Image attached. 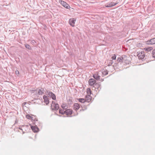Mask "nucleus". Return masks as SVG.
I'll return each mask as SVG.
<instances>
[{
    "label": "nucleus",
    "instance_id": "1",
    "mask_svg": "<svg viewBox=\"0 0 155 155\" xmlns=\"http://www.w3.org/2000/svg\"><path fill=\"white\" fill-rule=\"evenodd\" d=\"M45 94L51 98L53 100H55L56 99L55 95L52 92H50L49 91H47L45 92Z\"/></svg>",
    "mask_w": 155,
    "mask_h": 155
},
{
    "label": "nucleus",
    "instance_id": "2",
    "mask_svg": "<svg viewBox=\"0 0 155 155\" xmlns=\"http://www.w3.org/2000/svg\"><path fill=\"white\" fill-rule=\"evenodd\" d=\"M59 2L63 6L67 9H69L70 8V7L69 5L66 2L61 0H59Z\"/></svg>",
    "mask_w": 155,
    "mask_h": 155
},
{
    "label": "nucleus",
    "instance_id": "3",
    "mask_svg": "<svg viewBox=\"0 0 155 155\" xmlns=\"http://www.w3.org/2000/svg\"><path fill=\"white\" fill-rule=\"evenodd\" d=\"M52 104L53 105H51V106H53L54 107L52 108V110H57L59 108V106L58 104L56 103L55 102L52 101Z\"/></svg>",
    "mask_w": 155,
    "mask_h": 155
},
{
    "label": "nucleus",
    "instance_id": "4",
    "mask_svg": "<svg viewBox=\"0 0 155 155\" xmlns=\"http://www.w3.org/2000/svg\"><path fill=\"white\" fill-rule=\"evenodd\" d=\"M118 3V2L114 3L111 2L110 3H108L106 4L105 7H111L116 5Z\"/></svg>",
    "mask_w": 155,
    "mask_h": 155
},
{
    "label": "nucleus",
    "instance_id": "5",
    "mask_svg": "<svg viewBox=\"0 0 155 155\" xmlns=\"http://www.w3.org/2000/svg\"><path fill=\"white\" fill-rule=\"evenodd\" d=\"M101 84H95V85L92 87V89L94 90L97 91L98 90V91H100V90H99V88H100V89H101Z\"/></svg>",
    "mask_w": 155,
    "mask_h": 155
},
{
    "label": "nucleus",
    "instance_id": "6",
    "mask_svg": "<svg viewBox=\"0 0 155 155\" xmlns=\"http://www.w3.org/2000/svg\"><path fill=\"white\" fill-rule=\"evenodd\" d=\"M137 56L140 59H143L145 57L144 52L141 51L140 52L138 53Z\"/></svg>",
    "mask_w": 155,
    "mask_h": 155
},
{
    "label": "nucleus",
    "instance_id": "7",
    "mask_svg": "<svg viewBox=\"0 0 155 155\" xmlns=\"http://www.w3.org/2000/svg\"><path fill=\"white\" fill-rule=\"evenodd\" d=\"M146 44L148 45H153L155 44V38L150 39L146 42Z\"/></svg>",
    "mask_w": 155,
    "mask_h": 155
},
{
    "label": "nucleus",
    "instance_id": "8",
    "mask_svg": "<svg viewBox=\"0 0 155 155\" xmlns=\"http://www.w3.org/2000/svg\"><path fill=\"white\" fill-rule=\"evenodd\" d=\"M96 82V81L94 79H90L88 81L89 84L91 86H93L95 85V83Z\"/></svg>",
    "mask_w": 155,
    "mask_h": 155
},
{
    "label": "nucleus",
    "instance_id": "9",
    "mask_svg": "<svg viewBox=\"0 0 155 155\" xmlns=\"http://www.w3.org/2000/svg\"><path fill=\"white\" fill-rule=\"evenodd\" d=\"M78 100L79 102L81 103H84L85 102H89L90 101H91V99L90 98L87 99L86 100H85L84 98H78Z\"/></svg>",
    "mask_w": 155,
    "mask_h": 155
},
{
    "label": "nucleus",
    "instance_id": "10",
    "mask_svg": "<svg viewBox=\"0 0 155 155\" xmlns=\"http://www.w3.org/2000/svg\"><path fill=\"white\" fill-rule=\"evenodd\" d=\"M75 21L76 20L74 18L70 19L69 20V24L72 26L74 27V24Z\"/></svg>",
    "mask_w": 155,
    "mask_h": 155
},
{
    "label": "nucleus",
    "instance_id": "11",
    "mask_svg": "<svg viewBox=\"0 0 155 155\" xmlns=\"http://www.w3.org/2000/svg\"><path fill=\"white\" fill-rule=\"evenodd\" d=\"M44 99V102L46 105L48 104L49 103V100L48 97L44 95L43 97Z\"/></svg>",
    "mask_w": 155,
    "mask_h": 155
},
{
    "label": "nucleus",
    "instance_id": "12",
    "mask_svg": "<svg viewBox=\"0 0 155 155\" xmlns=\"http://www.w3.org/2000/svg\"><path fill=\"white\" fill-rule=\"evenodd\" d=\"M31 128L34 132H37L38 131L39 129L37 127L31 126Z\"/></svg>",
    "mask_w": 155,
    "mask_h": 155
},
{
    "label": "nucleus",
    "instance_id": "13",
    "mask_svg": "<svg viewBox=\"0 0 155 155\" xmlns=\"http://www.w3.org/2000/svg\"><path fill=\"white\" fill-rule=\"evenodd\" d=\"M80 108V106L79 104L78 103H74V109L77 111Z\"/></svg>",
    "mask_w": 155,
    "mask_h": 155
},
{
    "label": "nucleus",
    "instance_id": "14",
    "mask_svg": "<svg viewBox=\"0 0 155 155\" xmlns=\"http://www.w3.org/2000/svg\"><path fill=\"white\" fill-rule=\"evenodd\" d=\"M72 113V110L70 109H68L65 110V114L67 115H71Z\"/></svg>",
    "mask_w": 155,
    "mask_h": 155
},
{
    "label": "nucleus",
    "instance_id": "15",
    "mask_svg": "<svg viewBox=\"0 0 155 155\" xmlns=\"http://www.w3.org/2000/svg\"><path fill=\"white\" fill-rule=\"evenodd\" d=\"M93 78L96 80H99L100 79V76L98 75L97 74H95L93 75Z\"/></svg>",
    "mask_w": 155,
    "mask_h": 155
},
{
    "label": "nucleus",
    "instance_id": "16",
    "mask_svg": "<svg viewBox=\"0 0 155 155\" xmlns=\"http://www.w3.org/2000/svg\"><path fill=\"white\" fill-rule=\"evenodd\" d=\"M44 90L43 88L41 89H39L38 91V94L39 95H42L44 93Z\"/></svg>",
    "mask_w": 155,
    "mask_h": 155
},
{
    "label": "nucleus",
    "instance_id": "17",
    "mask_svg": "<svg viewBox=\"0 0 155 155\" xmlns=\"http://www.w3.org/2000/svg\"><path fill=\"white\" fill-rule=\"evenodd\" d=\"M108 74V71H107V70H104L103 71H102V74L103 75H106L107 74Z\"/></svg>",
    "mask_w": 155,
    "mask_h": 155
},
{
    "label": "nucleus",
    "instance_id": "18",
    "mask_svg": "<svg viewBox=\"0 0 155 155\" xmlns=\"http://www.w3.org/2000/svg\"><path fill=\"white\" fill-rule=\"evenodd\" d=\"M117 61H118V62L123 61V57L118 58H117Z\"/></svg>",
    "mask_w": 155,
    "mask_h": 155
},
{
    "label": "nucleus",
    "instance_id": "19",
    "mask_svg": "<svg viewBox=\"0 0 155 155\" xmlns=\"http://www.w3.org/2000/svg\"><path fill=\"white\" fill-rule=\"evenodd\" d=\"M25 45V47L28 49L30 50L31 49V46L29 45L26 44Z\"/></svg>",
    "mask_w": 155,
    "mask_h": 155
},
{
    "label": "nucleus",
    "instance_id": "20",
    "mask_svg": "<svg viewBox=\"0 0 155 155\" xmlns=\"http://www.w3.org/2000/svg\"><path fill=\"white\" fill-rule=\"evenodd\" d=\"M59 113L62 114H65V111L63 110L60 109L59 110Z\"/></svg>",
    "mask_w": 155,
    "mask_h": 155
},
{
    "label": "nucleus",
    "instance_id": "21",
    "mask_svg": "<svg viewBox=\"0 0 155 155\" xmlns=\"http://www.w3.org/2000/svg\"><path fill=\"white\" fill-rule=\"evenodd\" d=\"M145 49H146V51H149L152 50L153 49V48L152 47L147 48H145Z\"/></svg>",
    "mask_w": 155,
    "mask_h": 155
},
{
    "label": "nucleus",
    "instance_id": "22",
    "mask_svg": "<svg viewBox=\"0 0 155 155\" xmlns=\"http://www.w3.org/2000/svg\"><path fill=\"white\" fill-rule=\"evenodd\" d=\"M87 93L88 94L90 95L91 94V92L90 89L87 88Z\"/></svg>",
    "mask_w": 155,
    "mask_h": 155
},
{
    "label": "nucleus",
    "instance_id": "23",
    "mask_svg": "<svg viewBox=\"0 0 155 155\" xmlns=\"http://www.w3.org/2000/svg\"><path fill=\"white\" fill-rule=\"evenodd\" d=\"M153 57L155 58V49H154L152 52Z\"/></svg>",
    "mask_w": 155,
    "mask_h": 155
},
{
    "label": "nucleus",
    "instance_id": "24",
    "mask_svg": "<svg viewBox=\"0 0 155 155\" xmlns=\"http://www.w3.org/2000/svg\"><path fill=\"white\" fill-rule=\"evenodd\" d=\"M26 117L28 119H30L31 118V117L29 114L26 115Z\"/></svg>",
    "mask_w": 155,
    "mask_h": 155
},
{
    "label": "nucleus",
    "instance_id": "25",
    "mask_svg": "<svg viewBox=\"0 0 155 155\" xmlns=\"http://www.w3.org/2000/svg\"><path fill=\"white\" fill-rule=\"evenodd\" d=\"M61 107L64 109H65L66 108V107L64 104L61 105Z\"/></svg>",
    "mask_w": 155,
    "mask_h": 155
},
{
    "label": "nucleus",
    "instance_id": "26",
    "mask_svg": "<svg viewBox=\"0 0 155 155\" xmlns=\"http://www.w3.org/2000/svg\"><path fill=\"white\" fill-rule=\"evenodd\" d=\"M116 55L115 54H114V55L112 57V58L113 60H115L116 58Z\"/></svg>",
    "mask_w": 155,
    "mask_h": 155
},
{
    "label": "nucleus",
    "instance_id": "27",
    "mask_svg": "<svg viewBox=\"0 0 155 155\" xmlns=\"http://www.w3.org/2000/svg\"><path fill=\"white\" fill-rule=\"evenodd\" d=\"M15 74H16L17 75H18L19 74V71L18 70H16V71H15Z\"/></svg>",
    "mask_w": 155,
    "mask_h": 155
},
{
    "label": "nucleus",
    "instance_id": "28",
    "mask_svg": "<svg viewBox=\"0 0 155 155\" xmlns=\"http://www.w3.org/2000/svg\"><path fill=\"white\" fill-rule=\"evenodd\" d=\"M24 127V125H22V126H21L19 127V129H20V130H22V129L21 127Z\"/></svg>",
    "mask_w": 155,
    "mask_h": 155
},
{
    "label": "nucleus",
    "instance_id": "29",
    "mask_svg": "<svg viewBox=\"0 0 155 155\" xmlns=\"http://www.w3.org/2000/svg\"><path fill=\"white\" fill-rule=\"evenodd\" d=\"M85 97H86V98H87L88 97L89 98V97H90V95L88 94Z\"/></svg>",
    "mask_w": 155,
    "mask_h": 155
},
{
    "label": "nucleus",
    "instance_id": "30",
    "mask_svg": "<svg viewBox=\"0 0 155 155\" xmlns=\"http://www.w3.org/2000/svg\"><path fill=\"white\" fill-rule=\"evenodd\" d=\"M34 42H35V40H32V43H34Z\"/></svg>",
    "mask_w": 155,
    "mask_h": 155
},
{
    "label": "nucleus",
    "instance_id": "31",
    "mask_svg": "<svg viewBox=\"0 0 155 155\" xmlns=\"http://www.w3.org/2000/svg\"><path fill=\"white\" fill-rule=\"evenodd\" d=\"M23 104H24V105H25V104H26V102H24Z\"/></svg>",
    "mask_w": 155,
    "mask_h": 155
}]
</instances>
